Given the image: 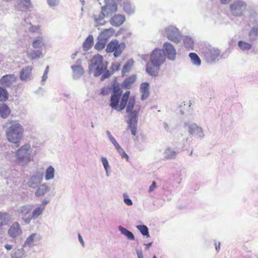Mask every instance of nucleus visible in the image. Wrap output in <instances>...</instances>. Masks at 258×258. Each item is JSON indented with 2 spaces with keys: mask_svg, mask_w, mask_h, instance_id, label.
Instances as JSON below:
<instances>
[{
  "mask_svg": "<svg viewBox=\"0 0 258 258\" xmlns=\"http://www.w3.org/2000/svg\"><path fill=\"white\" fill-rule=\"evenodd\" d=\"M184 46L188 50H193L194 47V41L192 38L188 36H186L183 39Z\"/></svg>",
  "mask_w": 258,
  "mask_h": 258,
  "instance_id": "nucleus-37",
  "label": "nucleus"
},
{
  "mask_svg": "<svg viewBox=\"0 0 258 258\" xmlns=\"http://www.w3.org/2000/svg\"><path fill=\"white\" fill-rule=\"evenodd\" d=\"M184 126L187 127L190 135L196 136L201 140L204 138L205 135L202 128L197 123L185 122Z\"/></svg>",
  "mask_w": 258,
  "mask_h": 258,
  "instance_id": "nucleus-11",
  "label": "nucleus"
},
{
  "mask_svg": "<svg viewBox=\"0 0 258 258\" xmlns=\"http://www.w3.org/2000/svg\"><path fill=\"white\" fill-rule=\"evenodd\" d=\"M94 37L92 35H89L83 43V47L84 50L87 51L90 49L93 45Z\"/></svg>",
  "mask_w": 258,
  "mask_h": 258,
  "instance_id": "nucleus-34",
  "label": "nucleus"
},
{
  "mask_svg": "<svg viewBox=\"0 0 258 258\" xmlns=\"http://www.w3.org/2000/svg\"><path fill=\"white\" fill-rule=\"evenodd\" d=\"M114 147L115 148V149H116L117 152L120 150V149H122V148L121 147V146L119 145V144L117 143V142L114 144H113Z\"/></svg>",
  "mask_w": 258,
  "mask_h": 258,
  "instance_id": "nucleus-62",
  "label": "nucleus"
},
{
  "mask_svg": "<svg viewBox=\"0 0 258 258\" xmlns=\"http://www.w3.org/2000/svg\"><path fill=\"white\" fill-rule=\"evenodd\" d=\"M49 202V200H47L45 199L44 200H43V201L42 202L41 204L39 205V206L45 210L46 205L48 204Z\"/></svg>",
  "mask_w": 258,
  "mask_h": 258,
  "instance_id": "nucleus-58",
  "label": "nucleus"
},
{
  "mask_svg": "<svg viewBox=\"0 0 258 258\" xmlns=\"http://www.w3.org/2000/svg\"><path fill=\"white\" fill-rule=\"evenodd\" d=\"M137 77L133 75L124 79L121 84V86L123 89H130L132 85L136 82Z\"/></svg>",
  "mask_w": 258,
  "mask_h": 258,
  "instance_id": "nucleus-25",
  "label": "nucleus"
},
{
  "mask_svg": "<svg viewBox=\"0 0 258 258\" xmlns=\"http://www.w3.org/2000/svg\"><path fill=\"white\" fill-rule=\"evenodd\" d=\"M248 37L250 40H255L258 37V25H254L248 34Z\"/></svg>",
  "mask_w": 258,
  "mask_h": 258,
  "instance_id": "nucleus-41",
  "label": "nucleus"
},
{
  "mask_svg": "<svg viewBox=\"0 0 258 258\" xmlns=\"http://www.w3.org/2000/svg\"><path fill=\"white\" fill-rule=\"evenodd\" d=\"M134 62V61L133 59H131L125 63L121 71V73L122 75L125 74L126 73L128 72L131 70V68L133 65Z\"/></svg>",
  "mask_w": 258,
  "mask_h": 258,
  "instance_id": "nucleus-45",
  "label": "nucleus"
},
{
  "mask_svg": "<svg viewBox=\"0 0 258 258\" xmlns=\"http://www.w3.org/2000/svg\"><path fill=\"white\" fill-rule=\"evenodd\" d=\"M11 258H26V255L23 248L13 250L11 253Z\"/></svg>",
  "mask_w": 258,
  "mask_h": 258,
  "instance_id": "nucleus-32",
  "label": "nucleus"
},
{
  "mask_svg": "<svg viewBox=\"0 0 258 258\" xmlns=\"http://www.w3.org/2000/svg\"><path fill=\"white\" fill-rule=\"evenodd\" d=\"M156 187H157L156 182L155 181H153L152 184L149 186V188L148 189V192L149 193L152 192L153 191H154L155 190V189H156Z\"/></svg>",
  "mask_w": 258,
  "mask_h": 258,
  "instance_id": "nucleus-56",
  "label": "nucleus"
},
{
  "mask_svg": "<svg viewBox=\"0 0 258 258\" xmlns=\"http://www.w3.org/2000/svg\"><path fill=\"white\" fill-rule=\"evenodd\" d=\"M118 230L120 232L121 234L126 236L128 240H135V237L134 234L130 231L128 230L127 229L121 226H119L118 227Z\"/></svg>",
  "mask_w": 258,
  "mask_h": 258,
  "instance_id": "nucleus-38",
  "label": "nucleus"
},
{
  "mask_svg": "<svg viewBox=\"0 0 258 258\" xmlns=\"http://www.w3.org/2000/svg\"><path fill=\"white\" fill-rule=\"evenodd\" d=\"M120 64L118 62H113L112 63L111 69L112 70V72H113V74L114 73V71H118L120 69Z\"/></svg>",
  "mask_w": 258,
  "mask_h": 258,
  "instance_id": "nucleus-55",
  "label": "nucleus"
},
{
  "mask_svg": "<svg viewBox=\"0 0 258 258\" xmlns=\"http://www.w3.org/2000/svg\"><path fill=\"white\" fill-rule=\"evenodd\" d=\"M101 10L106 15V17L112 16L114 13L117 12V4H105V6L101 7Z\"/></svg>",
  "mask_w": 258,
  "mask_h": 258,
  "instance_id": "nucleus-21",
  "label": "nucleus"
},
{
  "mask_svg": "<svg viewBox=\"0 0 258 258\" xmlns=\"http://www.w3.org/2000/svg\"><path fill=\"white\" fill-rule=\"evenodd\" d=\"M164 35L170 41L178 43L181 40V33L179 29L173 25L166 27L164 31Z\"/></svg>",
  "mask_w": 258,
  "mask_h": 258,
  "instance_id": "nucleus-9",
  "label": "nucleus"
},
{
  "mask_svg": "<svg viewBox=\"0 0 258 258\" xmlns=\"http://www.w3.org/2000/svg\"><path fill=\"white\" fill-rule=\"evenodd\" d=\"M16 81L14 74H7L3 76L0 79V84L5 87H10Z\"/></svg>",
  "mask_w": 258,
  "mask_h": 258,
  "instance_id": "nucleus-16",
  "label": "nucleus"
},
{
  "mask_svg": "<svg viewBox=\"0 0 258 258\" xmlns=\"http://www.w3.org/2000/svg\"><path fill=\"white\" fill-rule=\"evenodd\" d=\"M101 161L104 169L110 168V166L109 164L108 161L106 157H102L101 158Z\"/></svg>",
  "mask_w": 258,
  "mask_h": 258,
  "instance_id": "nucleus-53",
  "label": "nucleus"
},
{
  "mask_svg": "<svg viewBox=\"0 0 258 258\" xmlns=\"http://www.w3.org/2000/svg\"><path fill=\"white\" fill-rule=\"evenodd\" d=\"M54 168L52 166H49L45 171V180L47 181L53 179L54 177Z\"/></svg>",
  "mask_w": 258,
  "mask_h": 258,
  "instance_id": "nucleus-40",
  "label": "nucleus"
},
{
  "mask_svg": "<svg viewBox=\"0 0 258 258\" xmlns=\"http://www.w3.org/2000/svg\"><path fill=\"white\" fill-rule=\"evenodd\" d=\"M37 187V188L34 193L36 197H42L49 190V188L46 185V183H43Z\"/></svg>",
  "mask_w": 258,
  "mask_h": 258,
  "instance_id": "nucleus-27",
  "label": "nucleus"
},
{
  "mask_svg": "<svg viewBox=\"0 0 258 258\" xmlns=\"http://www.w3.org/2000/svg\"><path fill=\"white\" fill-rule=\"evenodd\" d=\"M38 29V27L36 26H32L30 28V31L34 32Z\"/></svg>",
  "mask_w": 258,
  "mask_h": 258,
  "instance_id": "nucleus-64",
  "label": "nucleus"
},
{
  "mask_svg": "<svg viewBox=\"0 0 258 258\" xmlns=\"http://www.w3.org/2000/svg\"><path fill=\"white\" fill-rule=\"evenodd\" d=\"M135 101V97H131L126 105V112L128 114L126 123L128 124V128L134 136H136L137 134L139 111V109L134 110Z\"/></svg>",
  "mask_w": 258,
  "mask_h": 258,
  "instance_id": "nucleus-2",
  "label": "nucleus"
},
{
  "mask_svg": "<svg viewBox=\"0 0 258 258\" xmlns=\"http://www.w3.org/2000/svg\"><path fill=\"white\" fill-rule=\"evenodd\" d=\"M43 177V174L42 172H37L34 174L28 182V186L33 188L38 187L42 182Z\"/></svg>",
  "mask_w": 258,
  "mask_h": 258,
  "instance_id": "nucleus-15",
  "label": "nucleus"
},
{
  "mask_svg": "<svg viewBox=\"0 0 258 258\" xmlns=\"http://www.w3.org/2000/svg\"><path fill=\"white\" fill-rule=\"evenodd\" d=\"M15 159L14 162L15 164L21 167H25L32 160V149L29 144H25L15 151Z\"/></svg>",
  "mask_w": 258,
  "mask_h": 258,
  "instance_id": "nucleus-3",
  "label": "nucleus"
},
{
  "mask_svg": "<svg viewBox=\"0 0 258 258\" xmlns=\"http://www.w3.org/2000/svg\"><path fill=\"white\" fill-rule=\"evenodd\" d=\"M238 46L243 51L249 50L252 48L251 44L242 40L238 41Z\"/></svg>",
  "mask_w": 258,
  "mask_h": 258,
  "instance_id": "nucleus-43",
  "label": "nucleus"
},
{
  "mask_svg": "<svg viewBox=\"0 0 258 258\" xmlns=\"http://www.w3.org/2000/svg\"><path fill=\"white\" fill-rule=\"evenodd\" d=\"M24 128L19 122H14L7 128L6 137L8 140L14 144H18L23 137Z\"/></svg>",
  "mask_w": 258,
  "mask_h": 258,
  "instance_id": "nucleus-5",
  "label": "nucleus"
},
{
  "mask_svg": "<svg viewBox=\"0 0 258 258\" xmlns=\"http://www.w3.org/2000/svg\"><path fill=\"white\" fill-rule=\"evenodd\" d=\"M181 171H177L176 173L173 175V177L175 181V182L177 184H180L181 183L182 178L181 177Z\"/></svg>",
  "mask_w": 258,
  "mask_h": 258,
  "instance_id": "nucleus-49",
  "label": "nucleus"
},
{
  "mask_svg": "<svg viewBox=\"0 0 258 258\" xmlns=\"http://www.w3.org/2000/svg\"><path fill=\"white\" fill-rule=\"evenodd\" d=\"M247 3L243 0H234L229 5V12L231 15L235 17H241L244 16L245 11L247 12Z\"/></svg>",
  "mask_w": 258,
  "mask_h": 258,
  "instance_id": "nucleus-6",
  "label": "nucleus"
},
{
  "mask_svg": "<svg viewBox=\"0 0 258 258\" xmlns=\"http://www.w3.org/2000/svg\"><path fill=\"white\" fill-rule=\"evenodd\" d=\"M112 89H113V91H112V93L111 95L120 97V96L122 93V91L121 89L120 88V87H119V86L118 85L114 84L113 85Z\"/></svg>",
  "mask_w": 258,
  "mask_h": 258,
  "instance_id": "nucleus-47",
  "label": "nucleus"
},
{
  "mask_svg": "<svg viewBox=\"0 0 258 258\" xmlns=\"http://www.w3.org/2000/svg\"><path fill=\"white\" fill-rule=\"evenodd\" d=\"M125 18L121 14H115L109 20L110 24L114 27L120 26L125 21Z\"/></svg>",
  "mask_w": 258,
  "mask_h": 258,
  "instance_id": "nucleus-18",
  "label": "nucleus"
},
{
  "mask_svg": "<svg viewBox=\"0 0 258 258\" xmlns=\"http://www.w3.org/2000/svg\"><path fill=\"white\" fill-rule=\"evenodd\" d=\"M120 99V97L111 95L109 105L112 109L117 111H120L119 105H118Z\"/></svg>",
  "mask_w": 258,
  "mask_h": 258,
  "instance_id": "nucleus-29",
  "label": "nucleus"
},
{
  "mask_svg": "<svg viewBox=\"0 0 258 258\" xmlns=\"http://www.w3.org/2000/svg\"><path fill=\"white\" fill-rule=\"evenodd\" d=\"M248 16L246 22L249 26L258 25V6H249L247 8Z\"/></svg>",
  "mask_w": 258,
  "mask_h": 258,
  "instance_id": "nucleus-10",
  "label": "nucleus"
},
{
  "mask_svg": "<svg viewBox=\"0 0 258 258\" xmlns=\"http://www.w3.org/2000/svg\"><path fill=\"white\" fill-rule=\"evenodd\" d=\"M45 210L39 206L35 208L32 214H29L26 218H23V222L24 224H29L32 220H35L37 219L39 216L42 214Z\"/></svg>",
  "mask_w": 258,
  "mask_h": 258,
  "instance_id": "nucleus-13",
  "label": "nucleus"
},
{
  "mask_svg": "<svg viewBox=\"0 0 258 258\" xmlns=\"http://www.w3.org/2000/svg\"><path fill=\"white\" fill-rule=\"evenodd\" d=\"M114 32V29L112 28L105 29L98 36L106 42H107L108 39L113 35Z\"/></svg>",
  "mask_w": 258,
  "mask_h": 258,
  "instance_id": "nucleus-26",
  "label": "nucleus"
},
{
  "mask_svg": "<svg viewBox=\"0 0 258 258\" xmlns=\"http://www.w3.org/2000/svg\"><path fill=\"white\" fill-rule=\"evenodd\" d=\"M108 63L107 61H104L102 55H94L89 63V74L93 73L95 77L100 76L107 69Z\"/></svg>",
  "mask_w": 258,
  "mask_h": 258,
  "instance_id": "nucleus-4",
  "label": "nucleus"
},
{
  "mask_svg": "<svg viewBox=\"0 0 258 258\" xmlns=\"http://www.w3.org/2000/svg\"><path fill=\"white\" fill-rule=\"evenodd\" d=\"M149 83L148 82L141 83L140 90L142 94L141 98L142 100L146 99L149 96Z\"/></svg>",
  "mask_w": 258,
  "mask_h": 258,
  "instance_id": "nucleus-23",
  "label": "nucleus"
},
{
  "mask_svg": "<svg viewBox=\"0 0 258 258\" xmlns=\"http://www.w3.org/2000/svg\"><path fill=\"white\" fill-rule=\"evenodd\" d=\"M124 202L127 206H132L133 202L128 197H124Z\"/></svg>",
  "mask_w": 258,
  "mask_h": 258,
  "instance_id": "nucleus-57",
  "label": "nucleus"
},
{
  "mask_svg": "<svg viewBox=\"0 0 258 258\" xmlns=\"http://www.w3.org/2000/svg\"><path fill=\"white\" fill-rule=\"evenodd\" d=\"M118 153L120 155L122 158H124L127 161L129 160V157L127 154L124 152V150L122 148L119 150Z\"/></svg>",
  "mask_w": 258,
  "mask_h": 258,
  "instance_id": "nucleus-54",
  "label": "nucleus"
},
{
  "mask_svg": "<svg viewBox=\"0 0 258 258\" xmlns=\"http://www.w3.org/2000/svg\"><path fill=\"white\" fill-rule=\"evenodd\" d=\"M114 147L115 148V149H116L117 152L120 150V149H122V148L121 147V146L119 145V144L117 143V142L114 144H113Z\"/></svg>",
  "mask_w": 258,
  "mask_h": 258,
  "instance_id": "nucleus-61",
  "label": "nucleus"
},
{
  "mask_svg": "<svg viewBox=\"0 0 258 258\" xmlns=\"http://www.w3.org/2000/svg\"><path fill=\"white\" fill-rule=\"evenodd\" d=\"M27 54L28 57L32 60L40 58L43 57L42 52L40 50H31L27 52Z\"/></svg>",
  "mask_w": 258,
  "mask_h": 258,
  "instance_id": "nucleus-35",
  "label": "nucleus"
},
{
  "mask_svg": "<svg viewBox=\"0 0 258 258\" xmlns=\"http://www.w3.org/2000/svg\"><path fill=\"white\" fill-rule=\"evenodd\" d=\"M11 220V216L7 212H0V226L7 225Z\"/></svg>",
  "mask_w": 258,
  "mask_h": 258,
  "instance_id": "nucleus-31",
  "label": "nucleus"
},
{
  "mask_svg": "<svg viewBox=\"0 0 258 258\" xmlns=\"http://www.w3.org/2000/svg\"><path fill=\"white\" fill-rule=\"evenodd\" d=\"M32 67L26 66L22 69L20 72V79L21 81H24L30 80L32 77Z\"/></svg>",
  "mask_w": 258,
  "mask_h": 258,
  "instance_id": "nucleus-17",
  "label": "nucleus"
},
{
  "mask_svg": "<svg viewBox=\"0 0 258 258\" xmlns=\"http://www.w3.org/2000/svg\"><path fill=\"white\" fill-rule=\"evenodd\" d=\"M189 57L191 59L192 64L199 67L201 64V60L198 55L195 52H190L189 54Z\"/></svg>",
  "mask_w": 258,
  "mask_h": 258,
  "instance_id": "nucleus-39",
  "label": "nucleus"
},
{
  "mask_svg": "<svg viewBox=\"0 0 258 258\" xmlns=\"http://www.w3.org/2000/svg\"><path fill=\"white\" fill-rule=\"evenodd\" d=\"M113 74V72H110L107 69L104 71V72L102 74V76L101 77L100 80L101 81H104L105 79L109 78Z\"/></svg>",
  "mask_w": 258,
  "mask_h": 258,
  "instance_id": "nucleus-50",
  "label": "nucleus"
},
{
  "mask_svg": "<svg viewBox=\"0 0 258 258\" xmlns=\"http://www.w3.org/2000/svg\"><path fill=\"white\" fill-rule=\"evenodd\" d=\"M9 94L7 90L0 86V101L5 102L8 99Z\"/></svg>",
  "mask_w": 258,
  "mask_h": 258,
  "instance_id": "nucleus-46",
  "label": "nucleus"
},
{
  "mask_svg": "<svg viewBox=\"0 0 258 258\" xmlns=\"http://www.w3.org/2000/svg\"><path fill=\"white\" fill-rule=\"evenodd\" d=\"M45 45L44 39L42 36H38L33 41L32 46L34 48H40Z\"/></svg>",
  "mask_w": 258,
  "mask_h": 258,
  "instance_id": "nucleus-36",
  "label": "nucleus"
},
{
  "mask_svg": "<svg viewBox=\"0 0 258 258\" xmlns=\"http://www.w3.org/2000/svg\"><path fill=\"white\" fill-rule=\"evenodd\" d=\"M128 101H127L125 99H123L122 97L121 98L120 105H119L120 111L123 110L125 108V107H126V106L127 105Z\"/></svg>",
  "mask_w": 258,
  "mask_h": 258,
  "instance_id": "nucleus-52",
  "label": "nucleus"
},
{
  "mask_svg": "<svg viewBox=\"0 0 258 258\" xmlns=\"http://www.w3.org/2000/svg\"><path fill=\"white\" fill-rule=\"evenodd\" d=\"M165 60L163 50L160 48H155L150 54L149 61L146 64V72L152 77H157L160 67Z\"/></svg>",
  "mask_w": 258,
  "mask_h": 258,
  "instance_id": "nucleus-1",
  "label": "nucleus"
},
{
  "mask_svg": "<svg viewBox=\"0 0 258 258\" xmlns=\"http://www.w3.org/2000/svg\"><path fill=\"white\" fill-rule=\"evenodd\" d=\"M33 209V205L30 204H27L19 207L16 210V212L18 214L19 216L23 218H25L27 215H28Z\"/></svg>",
  "mask_w": 258,
  "mask_h": 258,
  "instance_id": "nucleus-19",
  "label": "nucleus"
},
{
  "mask_svg": "<svg viewBox=\"0 0 258 258\" xmlns=\"http://www.w3.org/2000/svg\"><path fill=\"white\" fill-rule=\"evenodd\" d=\"M20 5L23 6V8L24 10L28 9L31 6V1L30 0H20Z\"/></svg>",
  "mask_w": 258,
  "mask_h": 258,
  "instance_id": "nucleus-48",
  "label": "nucleus"
},
{
  "mask_svg": "<svg viewBox=\"0 0 258 258\" xmlns=\"http://www.w3.org/2000/svg\"><path fill=\"white\" fill-rule=\"evenodd\" d=\"M202 53L206 62L210 64L215 63L221 57L220 49L211 46L203 48Z\"/></svg>",
  "mask_w": 258,
  "mask_h": 258,
  "instance_id": "nucleus-7",
  "label": "nucleus"
},
{
  "mask_svg": "<svg viewBox=\"0 0 258 258\" xmlns=\"http://www.w3.org/2000/svg\"><path fill=\"white\" fill-rule=\"evenodd\" d=\"M10 107L5 103L0 104V115L3 118H7L11 113Z\"/></svg>",
  "mask_w": 258,
  "mask_h": 258,
  "instance_id": "nucleus-30",
  "label": "nucleus"
},
{
  "mask_svg": "<svg viewBox=\"0 0 258 258\" xmlns=\"http://www.w3.org/2000/svg\"><path fill=\"white\" fill-rule=\"evenodd\" d=\"M105 17H106V15L101 10L100 13L98 15H94L93 18L95 23V26L98 27L104 25L106 23V21L104 20Z\"/></svg>",
  "mask_w": 258,
  "mask_h": 258,
  "instance_id": "nucleus-22",
  "label": "nucleus"
},
{
  "mask_svg": "<svg viewBox=\"0 0 258 258\" xmlns=\"http://www.w3.org/2000/svg\"><path fill=\"white\" fill-rule=\"evenodd\" d=\"M71 69L73 71V77L75 80H78L84 73L83 68L80 65H74L71 66Z\"/></svg>",
  "mask_w": 258,
  "mask_h": 258,
  "instance_id": "nucleus-24",
  "label": "nucleus"
},
{
  "mask_svg": "<svg viewBox=\"0 0 258 258\" xmlns=\"http://www.w3.org/2000/svg\"><path fill=\"white\" fill-rule=\"evenodd\" d=\"M48 5L50 8H54L57 6L59 3L60 0H46Z\"/></svg>",
  "mask_w": 258,
  "mask_h": 258,
  "instance_id": "nucleus-51",
  "label": "nucleus"
},
{
  "mask_svg": "<svg viewBox=\"0 0 258 258\" xmlns=\"http://www.w3.org/2000/svg\"><path fill=\"white\" fill-rule=\"evenodd\" d=\"M138 258H144V255L143 253V251L142 250H138L137 249L136 250Z\"/></svg>",
  "mask_w": 258,
  "mask_h": 258,
  "instance_id": "nucleus-60",
  "label": "nucleus"
},
{
  "mask_svg": "<svg viewBox=\"0 0 258 258\" xmlns=\"http://www.w3.org/2000/svg\"><path fill=\"white\" fill-rule=\"evenodd\" d=\"M125 48V44L124 42L119 43L118 40L114 39L107 44L105 50L107 53L114 52L113 55L117 58L121 55Z\"/></svg>",
  "mask_w": 258,
  "mask_h": 258,
  "instance_id": "nucleus-8",
  "label": "nucleus"
},
{
  "mask_svg": "<svg viewBox=\"0 0 258 258\" xmlns=\"http://www.w3.org/2000/svg\"><path fill=\"white\" fill-rule=\"evenodd\" d=\"M165 54V59L174 61L176 57V51L173 45L168 42H166L163 44V47L161 49Z\"/></svg>",
  "mask_w": 258,
  "mask_h": 258,
  "instance_id": "nucleus-12",
  "label": "nucleus"
},
{
  "mask_svg": "<svg viewBox=\"0 0 258 258\" xmlns=\"http://www.w3.org/2000/svg\"><path fill=\"white\" fill-rule=\"evenodd\" d=\"M121 0H104L105 4H116V3L120 1Z\"/></svg>",
  "mask_w": 258,
  "mask_h": 258,
  "instance_id": "nucleus-59",
  "label": "nucleus"
},
{
  "mask_svg": "<svg viewBox=\"0 0 258 258\" xmlns=\"http://www.w3.org/2000/svg\"><path fill=\"white\" fill-rule=\"evenodd\" d=\"M40 238L38 235L36 233L31 234L30 236H29L25 241L23 246V247H31L35 245H36L38 241H39Z\"/></svg>",
  "mask_w": 258,
  "mask_h": 258,
  "instance_id": "nucleus-20",
  "label": "nucleus"
},
{
  "mask_svg": "<svg viewBox=\"0 0 258 258\" xmlns=\"http://www.w3.org/2000/svg\"><path fill=\"white\" fill-rule=\"evenodd\" d=\"M136 228L143 236H146L147 237H150L149 229L147 226L145 225H139L136 226Z\"/></svg>",
  "mask_w": 258,
  "mask_h": 258,
  "instance_id": "nucleus-44",
  "label": "nucleus"
},
{
  "mask_svg": "<svg viewBox=\"0 0 258 258\" xmlns=\"http://www.w3.org/2000/svg\"><path fill=\"white\" fill-rule=\"evenodd\" d=\"M123 10L128 15L134 14L135 12V6L130 2H125L122 4Z\"/></svg>",
  "mask_w": 258,
  "mask_h": 258,
  "instance_id": "nucleus-28",
  "label": "nucleus"
},
{
  "mask_svg": "<svg viewBox=\"0 0 258 258\" xmlns=\"http://www.w3.org/2000/svg\"><path fill=\"white\" fill-rule=\"evenodd\" d=\"M78 238H79V241L80 242L81 244H82V245L84 247L85 246V243H84V242L83 241V239L82 237V236H81L80 234H79L78 235Z\"/></svg>",
  "mask_w": 258,
  "mask_h": 258,
  "instance_id": "nucleus-63",
  "label": "nucleus"
},
{
  "mask_svg": "<svg viewBox=\"0 0 258 258\" xmlns=\"http://www.w3.org/2000/svg\"><path fill=\"white\" fill-rule=\"evenodd\" d=\"M22 233L20 225L18 222H14L8 230L9 236L12 238H16Z\"/></svg>",
  "mask_w": 258,
  "mask_h": 258,
  "instance_id": "nucleus-14",
  "label": "nucleus"
},
{
  "mask_svg": "<svg viewBox=\"0 0 258 258\" xmlns=\"http://www.w3.org/2000/svg\"><path fill=\"white\" fill-rule=\"evenodd\" d=\"M178 152L171 148H166L164 152V159L166 160L174 159L175 158Z\"/></svg>",
  "mask_w": 258,
  "mask_h": 258,
  "instance_id": "nucleus-33",
  "label": "nucleus"
},
{
  "mask_svg": "<svg viewBox=\"0 0 258 258\" xmlns=\"http://www.w3.org/2000/svg\"><path fill=\"white\" fill-rule=\"evenodd\" d=\"M106 44L107 42L98 36L97 42L94 45V49L98 51L102 50L105 48Z\"/></svg>",
  "mask_w": 258,
  "mask_h": 258,
  "instance_id": "nucleus-42",
  "label": "nucleus"
}]
</instances>
